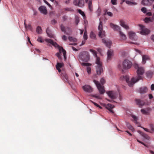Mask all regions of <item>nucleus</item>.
Here are the masks:
<instances>
[{
    "label": "nucleus",
    "instance_id": "obj_32",
    "mask_svg": "<svg viewBox=\"0 0 154 154\" xmlns=\"http://www.w3.org/2000/svg\"><path fill=\"white\" fill-rule=\"evenodd\" d=\"M68 39L70 41H72L73 42H75L77 41V39L75 38H73L72 37L69 36L68 37Z\"/></svg>",
    "mask_w": 154,
    "mask_h": 154
},
{
    "label": "nucleus",
    "instance_id": "obj_13",
    "mask_svg": "<svg viewBox=\"0 0 154 154\" xmlns=\"http://www.w3.org/2000/svg\"><path fill=\"white\" fill-rule=\"evenodd\" d=\"M108 96L112 99H115L117 97L118 95L116 93L113 91H109L107 92Z\"/></svg>",
    "mask_w": 154,
    "mask_h": 154
},
{
    "label": "nucleus",
    "instance_id": "obj_59",
    "mask_svg": "<svg viewBox=\"0 0 154 154\" xmlns=\"http://www.w3.org/2000/svg\"><path fill=\"white\" fill-rule=\"evenodd\" d=\"M151 40L154 42V35H152L151 37Z\"/></svg>",
    "mask_w": 154,
    "mask_h": 154
},
{
    "label": "nucleus",
    "instance_id": "obj_8",
    "mask_svg": "<svg viewBox=\"0 0 154 154\" xmlns=\"http://www.w3.org/2000/svg\"><path fill=\"white\" fill-rule=\"evenodd\" d=\"M60 29L62 32L66 33L67 35H70L71 33L72 30L70 28L68 27H65L63 24L60 25Z\"/></svg>",
    "mask_w": 154,
    "mask_h": 154
},
{
    "label": "nucleus",
    "instance_id": "obj_51",
    "mask_svg": "<svg viewBox=\"0 0 154 154\" xmlns=\"http://www.w3.org/2000/svg\"><path fill=\"white\" fill-rule=\"evenodd\" d=\"M48 29H47L46 30V32L48 34V36L50 37H52L53 36V35L52 34H50L48 33Z\"/></svg>",
    "mask_w": 154,
    "mask_h": 154
},
{
    "label": "nucleus",
    "instance_id": "obj_22",
    "mask_svg": "<svg viewBox=\"0 0 154 154\" xmlns=\"http://www.w3.org/2000/svg\"><path fill=\"white\" fill-rule=\"evenodd\" d=\"M61 76L65 82H68V76L65 72L63 71L62 72Z\"/></svg>",
    "mask_w": 154,
    "mask_h": 154
},
{
    "label": "nucleus",
    "instance_id": "obj_26",
    "mask_svg": "<svg viewBox=\"0 0 154 154\" xmlns=\"http://www.w3.org/2000/svg\"><path fill=\"white\" fill-rule=\"evenodd\" d=\"M149 59V57L146 55H144L142 56V62L143 64H144L146 62V60H148Z\"/></svg>",
    "mask_w": 154,
    "mask_h": 154
},
{
    "label": "nucleus",
    "instance_id": "obj_12",
    "mask_svg": "<svg viewBox=\"0 0 154 154\" xmlns=\"http://www.w3.org/2000/svg\"><path fill=\"white\" fill-rule=\"evenodd\" d=\"M85 2L88 4V10L90 12H92L93 11L92 0H85Z\"/></svg>",
    "mask_w": 154,
    "mask_h": 154
},
{
    "label": "nucleus",
    "instance_id": "obj_31",
    "mask_svg": "<svg viewBox=\"0 0 154 154\" xmlns=\"http://www.w3.org/2000/svg\"><path fill=\"white\" fill-rule=\"evenodd\" d=\"M114 106L111 104L108 103L106 107V108L108 110L109 109H112L114 107Z\"/></svg>",
    "mask_w": 154,
    "mask_h": 154
},
{
    "label": "nucleus",
    "instance_id": "obj_18",
    "mask_svg": "<svg viewBox=\"0 0 154 154\" xmlns=\"http://www.w3.org/2000/svg\"><path fill=\"white\" fill-rule=\"evenodd\" d=\"M38 9L42 13L45 14H47V11L45 7L41 6Z\"/></svg>",
    "mask_w": 154,
    "mask_h": 154
},
{
    "label": "nucleus",
    "instance_id": "obj_3",
    "mask_svg": "<svg viewBox=\"0 0 154 154\" xmlns=\"http://www.w3.org/2000/svg\"><path fill=\"white\" fill-rule=\"evenodd\" d=\"M45 41L49 43H50L54 46L55 47H57L59 50V53H63V55L64 56V60H66V51L62 47L60 46L58 44H57L56 42H54L53 40L51 39H45Z\"/></svg>",
    "mask_w": 154,
    "mask_h": 154
},
{
    "label": "nucleus",
    "instance_id": "obj_27",
    "mask_svg": "<svg viewBox=\"0 0 154 154\" xmlns=\"http://www.w3.org/2000/svg\"><path fill=\"white\" fill-rule=\"evenodd\" d=\"M78 12L81 14L83 17V18L84 20H85L86 18V16L85 15V14L84 13V12L82 11L80 9H78Z\"/></svg>",
    "mask_w": 154,
    "mask_h": 154
},
{
    "label": "nucleus",
    "instance_id": "obj_41",
    "mask_svg": "<svg viewBox=\"0 0 154 154\" xmlns=\"http://www.w3.org/2000/svg\"><path fill=\"white\" fill-rule=\"evenodd\" d=\"M61 54L60 53H57L56 54V55L58 57V58L60 59H61Z\"/></svg>",
    "mask_w": 154,
    "mask_h": 154
},
{
    "label": "nucleus",
    "instance_id": "obj_40",
    "mask_svg": "<svg viewBox=\"0 0 154 154\" xmlns=\"http://www.w3.org/2000/svg\"><path fill=\"white\" fill-rule=\"evenodd\" d=\"M146 76L148 77H150L152 75V73L150 71H147L146 73Z\"/></svg>",
    "mask_w": 154,
    "mask_h": 154
},
{
    "label": "nucleus",
    "instance_id": "obj_61",
    "mask_svg": "<svg viewBox=\"0 0 154 154\" xmlns=\"http://www.w3.org/2000/svg\"><path fill=\"white\" fill-rule=\"evenodd\" d=\"M93 97H95L96 98H97L98 99H100V96H98L97 95H94L93 96Z\"/></svg>",
    "mask_w": 154,
    "mask_h": 154
},
{
    "label": "nucleus",
    "instance_id": "obj_30",
    "mask_svg": "<svg viewBox=\"0 0 154 154\" xmlns=\"http://www.w3.org/2000/svg\"><path fill=\"white\" fill-rule=\"evenodd\" d=\"M42 29L40 26H38L36 29V32L38 34H41L42 33Z\"/></svg>",
    "mask_w": 154,
    "mask_h": 154
},
{
    "label": "nucleus",
    "instance_id": "obj_35",
    "mask_svg": "<svg viewBox=\"0 0 154 154\" xmlns=\"http://www.w3.org/2000/svg\"><path fill=\"white\" fill-rule=\"evenodd\" d=\"M145 138L149 140V137L146 134L144 133L142 135Z\"/></svg>",
    "mask_w": 154,
    "mask_h": 154
},
{
    "label": "nucleus",
    "instance_id": "obj_49",
    "mask_svg": "<svg viewBox=\"0 0 154 154\" xmlns=\"http://www.w3.org/2000/svg\"><path fill=\"white\" fill-rule=\"evenodd\" d=\"M137 140L139 143H141V144H142L143 145H144L145 146L148 147V146H147V145L145 144L143 142L140 141V140H139L138 139H137Z\"/></svg>",
    "mask_w": 154,
    "mask_h": 154
},
{
    "label": "nucleus",
    "instance_id": "obj_28",
    "mask_svg": "<svg viewBox=\"0 0 154 154\" xmlns=\"http://www.w3.org/2000/svg\"><path fill=\"white\" fill-rule=\"evenodd\" d=\"M90 38L92 39L96 38V35L93 32H91L90 35Z\"/></svg>",
    "mask_w": 154,
    "mask_h": 154
},
{
    "label": "nucleus",
    "instance_id": "obj_21",
    "mask_svg": "<svg viewBox=\"0 0 154 154\" xmlns=\"http://www.w3.org/2000/svg\"><path fill=\"white\" fill-rule=\"evenodd\" d=\"M120 24L121 26L125 29L128 30L129 29V26L125 23V22L123 20H120Z\"/></svg>",
    "mask_w": 154,
    "mask_h": 154
},
{
    "label": "nucleus",
    "instance_id": "obj_29",
    "mask_svg": "<svg viewBox=\"0 0 154 154\" xmlns=\"http://www.w3.org/2000/svg\"><path fill=\"white\" fill-rule=\"evenodd\" d=\"M144 21L146 23H148L149 21L152 22L153 20L152 18L151 17H146L144 19Z\"/></svg>",
    "mask_w": 154,
    "mask_h": 154
},
{
    "label": "nucleus",
    "instance_id": "obj_43",
    "mask_svg": "<svg viewBox=\"0 0 154 154\" xmlns=\"http://www.w3.org/2000/svg\"><path fill=\"white\" fill-rule=\"evenodd\" d=\"M141 10L142 12H143V13L145 14L146 13V9L145 8L143 7L141 9Z\"/></svg>",
    "mask_w": 154,
    "mask_h": 154
},
{
    "label": "nucleus",
    "instance_id": "obj_46",
    "mask_svg": "<svg viewBox=\"0 0 154 154\" xmlns=\"http://www.w3.org/2000/svg\"><path fill=\"white\" fill-rule=\"evenodd\" d=\"M117 0H111V2L113 5L117 4Z\"/></svg>",
    "mask_w": 154,
    "mask_h": 154
},
{
    "label": "nucleus",
    "instance_id": "obj_47",
    "mask_svg": "<svg viewBox=\"0 0 154 154\" xmlns=\"http://www.w3.org/2000/svg\"><path fill=\"white\" fill-rule=\"evenodd\" d=\"M37 41L40 42L42 43L43 42L41 37H39L37 39Z\"/></svg>",
    "mask_w": 154,
    "mask_h": 154
},
{
    "label": "nucleus",
    "instance_id": "obj_58",
    "mask_svg": "<svg viewBox=\"0 0 154 154\" xmlns=\"http://www.w3.org/2000/svg\"><path fill=\"white\" fill-rule=\"evenodd\" d=\"M65 10L69 11H72V9L70 8H66Z\"/></svg>",
    "mask_w": 154,
    "mask_h": 154
},
{
    "label": "nucleus",
    "instance_id": "obj_55",
    "mask_svg": "<svg viewBox=\"0 0 154 154\" xmlns=\"http://www.w3.org/2000/svg\"><path fill=\"white\" fill-rule=\"evenodd\" d=\"M51 23L52 24H55L57 23V21L55 20H53L51 21Z\"/></svg>",
    "mask_w": 154,
    "mask_h": 154
},
{
    "label": "nucleus",
    "instance_id": "obj_9",
    "mask_svg": "<svg viewBox=\"0 0 154 154\" xmlns=\"http://www.w3.org/2000/svg\"><path fill=\"white\" fill-rule=\"evenodd\" d=\"M73 4L75 6L82 8L85 6V1L84 0H74Z\"/></svg>",
    "mask_w": 154,
    "mask_h": 154
},
{
    "label": "nucleus",
    "instance_id": "obj_39",
    "mask_svg": "<svg viewBox=\"0 0 154 154\" xmlns=\"http://www.w3.org/2000/svg\"><path fill=\"white\" fill-rule=\"evenodd\" d=\"M82 65L83 66H91V64L89 63H82Z\"/></svg>",
    "mask_w": 154,
    "mask_h": 154
},
{
    "label": "nucleus",
    "instance_id": "obj_36",
    "mask_svg": "<svg viewBox=\"0 0 154 154\" xmlns=\"http://www.w3.org/2000/svg\"><path fill=\"white\" fill-rule=\"evenodd\" d=\"M132 117L134 119V122L136 124L137 123V116L134 115H132Z\"/></svg>",
    "mask_w": 154,
    "mask_h": 154
},
{
    "label": "nucleus",
    "instance_id": "obj_60",
    "mask_svg": "<svg viewBox=\"0 0 154 154\" xmlns=\"http://www.w3.org/2000/svg\"><path fill=\"white\" fill-rule=\"evenodd\" d=\"M146 15L148 16H150L152 15V13L150 12L146 13Z\"/></svg>",
    "mask_w": 154,
    "mask_h": 154
},
{
    "label": "nucleus",
    "instance_id": "obj_44",
    "mask_svg": "<svg viewBox=\"0 0 154 154\" xmlns=\"http://www.w3.org/2000/svg\"><path fill=\"white\" fill-rule=\"evenodd\" d=\"M139 127H140L141 128H143L145 131H146L147 132H149V133H152L148 129H147V128H144V127H143L141 126H140Z\"/></svg>",
    "mask_w": 154,
    "mask_h": 154
},
{
    "label": "nucleus",
    "instance_id": "obj_56",
    "mask_svg": "<svg viewBox=\"0 0 154 154\" xmlns=\"http://www.w3.org/2000/svg\"><path fill=\"white\" fill-rule=\"evenodd\" d=\"M151 90L153 91L154 90V84H152L151 87Z\"/></svg>",
    "mask_w": 154,
    "mask_h": 154
},
{
    "label": "nucleus",
    "instance_id": "obj_50",
    "mask_svg": "<svg viewBox=\"0 0 154 154\" xmlns=\"http://www.w3.org/2000/svg\"><path fill=\"white\" fill-rule=\"evenodd\" d=\"M62 38L63 41H66L67 40V37L66 35H63L62 36Z\"/></svg>",
    "mask_w": 154,
    "mask_h": 154
},
{
    "label": "nucleus",
    "instance_id": "obj_45",
    "mask_svg": "<svg viewBox=\"0 0 154 154\" xmlns=\"http://www.w3.org/2000/svg\"><path fill=\"white\" fill-rule=\"evenodd\" d=\"M91 101L96 106L100 108V109L102 108V107L100 106L98 104H97V103L93 102V101L91 100Z\"/></svg>",
    "mask_w": 154,
    "mask_h": 154
},
{
    "label": "nucleus",
    "instance_id": "obj_64",
    "mask_svg": "<svg viewBox=\"0 0 154 154\" xmlns=\"http://www.w3.org/2000/svg\"><path fill=\"white\" fill-rule=\"evenodd\" d=\"M149 152L151 154H154V152L152 150H149Z\"/></svg>",
    "mask_w": 154,
    "mask_h": 154
},
{
    "label": "nucleus",
    "instance_id": "obj_33",
    "mask_svg": "<svg viewBox=\"0 0 154 154\" xmlns=\"http://www.w3.org/2000/svg\"><path fill=\"white\" fill-rule=\"evenodd\" d=\"M127 126L129 128V129L131 130L132 131H133L134 130V129L133 126L131 125L129 123H127Z\"/></svg>",
    "mask_w": 154,
    "mask_h": 154
},
{
    "label": "nucleus",
    "instance_id": "obj_53",
    "mask_svg": "<svg viewBox=\"0 0 154 154\" xmlns=\"http://www.w3.org/2000/svg\"><path fill=\"white\" fill-rule=\"evenodd\" d=\"M44 2L46 4L50 7H51V5L45 0H44Z\"/></svg>",
    "mask_w": 154,
    "mask_h": 154
},
{
    "label": "nucleus",
    "instance_id": "obj_6",
    "mask_svg": "<svg viewBox=\"0 0 154 154\" xmlns=\"http://www.w3.org/2000/svg\"><path fill=\"white\" fill-rule=\"evenodd\" d=\"M93 82L97 86L100 93L101 94H103L105 91L104 87L102 86L99 82L95 80H93Z\"/></svg>",
    "mask_w": 154,
    "mask_h": 154
},
{
    "label": "nucleus",
    "instance_id": "obj_62",
    "mask_svg": "<svg viewBox=\"0 0 154 154\" xmlns=\"http://www.w3.org/2000/svg\"><path fill=\"white\" fill-rule=\"evenodd\" d=\"M149 98L150 99H152L153 98V96L151 94H149Z\"/></svg>",
    "mask_w": 154,
    "mask_h": 154
},
{
    "label": "nucleus",
    "instance_id": "obj_63",
    "mask_svg": "<svg viewBox=\"0 0 154 154\" xmlns=\"http://www.w3.org/2000/svg\"><path fill=\"white\" fill-rule=\"evenodd\" d=\"M138 132L141 135H142V134H143V133L142 132L140 131H138Z\"/></svg>",
    "mask_w": 154,
    "mask_h": 154
},
{
    "label": "nucleus",
    "instance_id": "obj_4",
    "mask_svg": "<svg viewBox=\"0 0 154 154\" xmlns=\"http://www.w3.org/2000/svg\"><path fill=\"white\" fill-rule=\"evenodd\" d=\"M122 67H121L120 65L118 66V68L122 69L123 71V69H128L131 68L132 66V63L128 60H125L122 63Z\"/></svg>",
    "mask_w": 154,
    "mask_h": 154
},
{
    "label": "nucleus",
    "instance_id": "obj_15",
    "mask_svg": "<svg viewBox=\"0 0 154 154\" xmlns=\"http://www.w3.org/2000/svg\"><path fill=\"white\" fill-rule=\"evenodd\" d=\"M135 101L136 104L138 105L140 107H142L145 104V102L143 100H142L140 99H136Z\"/></svg>",
    "mask_w": 154,
    "mask_h": 154
},
{
    "label": "nucleus",
    "instance_id": "obj_10",
    "mask_svg": "<svg viewBox=\"0 0 154 154\" xmlns=\"http://www.w3.org/2000/svg\"><path fill=\"white\" fill-rule=\"evenodd\" d=\"M139 26L140 27L141 29L140 33L143 35H147L150 32V31L148 29L146 28L143 25L139 24Z\"/></svg>",
    "mask_w": 154,
    "mask_h": 154
},
{
    "label": "nucleus",
    "instance_id": "obj_24",
    "mask_svg": "<svg viewBox=\"0 0 154 154\" xmlns=\"http://www.w3.org/2000/svg\"><path fill=\"white\" fill-rule=\"evenodd\" d=\"M63 63H57L56 65V68L58 72H61V70L60 69L63 67Z\"/></svg>",
    "mask_w": 154,
    "mask_h": 154
},
{
    "label": "nucleus",
    "instance_id": "obj_5",
    "mask_svg": "<svg viewBox=\"0 0 154 154\" xmlns=\"http://www.w3.org/2000/svg\"><path fill=\"white\" fill-rule=\"evenodd\" d=\"M79 58L83 61L87 62L89 59V54L87 51H83L79 55Z\"/></svg>",
    "mask_w": 154,
    "mask_h": 154
},
{
    "label": "nucleus",
    "instance_id": "obj_34",
    "mask_svg": "<svg viewBox=\"0 0 154 154\" xmlns=\"http://www.w3.org/2000/svg\"><path fill=\"white\" fill-rule=\"evenodd\" d=\"M87 32L86 31H85L84 32V35H83V38L85 40H86L87 39Z\"/></svg>",
    "mask_w": 154,
    "mask_h": 154
},
{
    "label": "nucleus",
    "instance_id": "obj_11",
    "mask_svg": "<svg viewBox=\"0 0 154 154\" xmlns=\"http://www.w3.org/2000/svg\"><path fill=\"white\" fill-rule=\"evenodd\" d=\"M128 35L130 38L132 40L136 41L137 39V36L136 34L132 31H130L128 33Z\"/></svg>",
    "mask_w": 154,
    "mask_h": 154
},
{
    "label": "nucleus",
    "instance_id": "obj_48",
    "mask_svg": "<svg viewBox=\"0 0 154 154\" xmlns=\"http://www.w3.org/2000/svg\"><path fill=\"white\" fill-rule=\"evenodd\" d=\"M100 82L102 85H103L105 82V80L102 78L101 79Z\"/></svg>",
    "mask_w": 154,
    "mask_h": 154
},
{
    "label": "nucleus",
    "instance_id": "obj_54",
    "mask_svg": "<svg viewBox=\"0 0 154 154\" xmlns=\"http://www.w3.org/2000/svg\"><path fill=\"white\" fill-rule=\"evenodd\" d=\"M150 127L151 128V131H154V128L152 124L150 125Z\"/></svg>",
    "mask_w": 154,
    "mask_h": 154
},
{
    "label": "nucleus",
    "instance_id": "obj_23",
    "mask_svg": "<svg viewBox=\"0 0 154 154\" xmlns=\"http://www.w3.org/2000/svg\"><path fill=\"white\" fill-rule=\"evenodd\" d=\"M150 0H143L142 4L143 5H150L151 4Z\"/></svg>",
    "mask_w": 154,
    "mask_h": 154
},
{
    "label": "nucleus",
    "instance_id": "obj_16",
    "mask_svg": "<svg viewBox=\"0 0 154 154\" xmlns=\"http://www.w3.org/2000/svg\"><path fill=\"white\" fill-rule=\"evenodd\" d=\"M102 42L107 47L109 48L112 44L111 42L109 40H106L105 39L102 40Z\"/></svg>",
    "mask_w": 154,
    "mask_h": 154
},
{
    "label": "nucleus",
    "instance_id": "obj_14",
    "mask_svg": "<svg viewBox=\"0 0 154 154\" xmlns=\"http://www.w3.org/2000/svg\"><path fill=\"white\" fill-rule=\"evenodd\" d=\"M83 90L85 92H91L93 91V89L89 85H85L82 87Z\"/></svg>",
    "mask_w": 154,
    "mask_h": 154
},
{
    "label": "nucleus",
    "instance_id": "obj_25",
    "mask_svg": "<svg viewBox=\"0 0 154 154\" xmlns=\"http://www.w3.org/2000/svg\"><path fill=\"white\" fill-rule=\"evenodd\" d=\"M119 32L121 39L123 40H125L126 39V35L120 31H119Z\"/></svg>",
    "mask_w": 154,
    "mask_h": 154
},
{
    "label": "nucleus",
    "instance_id": "obj_7",
    "mask_svg": "<svg viewBox=\"0 0 154 154\" xmlns=\"http://www.w3.org/2000/svg\"><path fill=\"white\" fill-rule=\"evenodd\" d=\"M98 29L99 32L98 35L100 37L102 38L105 36V32L103 30V23L100 21L99 25L98 27Z\"/></svg>",
    "mask_w": 154,
    "mask_h": 154
},
{
    "label": "nucleus",
    "instance_id": "obj_37",
    "mask_svg": "<svg viewBox=\"0 0 154 154\" xmlns=\"http://www.w3.org/2000/svg\"><path fill=\"white\" fill-rule=\"evenodd\" d=\"M141 112L143 114H144L147 115L148 114V112L144 109H141Z\"/></svg>",
    "mask_w": 154,
    "mask_h": 154
},
{
    "label": "nucleus",
    "instance_id": "obj_20",
    "mask_svg": "<svg viewBox=\"0 0 154 154\" xmlns=\"http://www.w3.org/2000/svg\"><path fill=\"white\" fill-rule=\"evenodd\" d=\"M110 27L115 31H119L120 29V28L119 26L114 25L112 23H110Z\"/></svg>",
    "mask_w": 154,
    "mask_h": 154
},
{
    "label": "nucleus",
    "instance_id": "obj_42",
    "mask_svg": "<svg viewBox=\"0 0 154 154\" xmlns=\"http://www.w3.org/2000/svg\"><path fill=\"white\" fill-rule=\"evenodd\" d=\"M87 70L88 73L90 74L91 73V68L89 67H88L87 68Z\"/></svg>",
    "mask_w": 154,
    "mask_h": 154
},
{
    "label": "nucleus",
    "instance_id": "obj_52",
    "mask_svg": "<svg viewBox=\"0 0 154 154\" xmlns=\"http://www.w3.org/2000/svg\"><path fill=\"white\" fill-rule=\"evenodd\" d=\"M106 13L110 17H112L113 15L112 13L110 12H107Z\"/></svg>",
    "mask_w": 154,
    "mask_h": 154
},
{
    "label": "nucleus",
    "instance_id": "obj_17",
    "mask_svg": "<svg viewBox=\"0 0 154 154\" xmlns=\"http://www.w3.org/2000/svg\"><path fill=\"white\" fill-rule=\"evenodd\" d=\"M107 60H110L113 55V51L112 50H109L108 51L107 53Z\"/></svg>",
    "mask_w": 154,
    "mask_h": 154
},
{
    "label": "nucleus",
    "instance_id": "obj_38",
    "mask_svg": "<svg viewBox=\"0 0 154 154\" xmlns=\"http://www.w3.org/2000/svg\"><path fill=\"white\" fill-rule=\"evenodd\" d=\"M79 21V18L78 17H75V23L76 25H77Z\"/></svg>",
    "mask_w": 154,
    "mask_h": 154
},
{
    "label": "nucleus",
    "instance_id": "obj_2",
    "mask_svg": "<svg viewBox=\"0 0 154 154\" xmlns=\"http://www.w3.org/2000/svg\"><path fill=\"white\" fill-rule=\"evenodd\" d=\"M90 51L96 57V63L97 64L96 66V72L98 75H100L103 72L102 62L100 61L99 57L97 56V52L95 51L93 49H90Z\"/></svg>",
    "mask_w": 154,
    "mask_h": 154
},
{
    "label": "nucleus",
    "instance_id": "obj_1",
    "mask_svg": "<svg viewBox=\"0 0 154 154\" xmlns=\"http://www.w3.org/2000/svg\"><path fill=\"white\" fill-rule=\"evenodd\" d=\"M134 67L137 69V73L138 75L136 78H133L130 81H129V77L128 75L124 76L121 77V78L125 80L130 87H132L134 84L138 82L139 80L143 79L142 75L144 73L145 70L142 67L139 66L138 64H134Z\"/></svg>",
    "mask_w": 154,
    "mask_h": 154
},
{
    "label": "nucleus",
    "instance_id": "obj_57",
    "mask_svg": "<svg viewBox=\"0 0 154 154\" xmlns=\"http://www.w3.org/2000/svg\"><path fill=\"white\" fill-rule=\"evenodd\" d=\"M67 18V17L66 16H63V19L64 21L66 20Z\"/></svg>",
    "mask_w": 154,
    "mask_h": 154
},
{
    "label": "nucleus",
    "instance_id": "obj_19",
    "mask_svg": "<svg viewBox=\"0 0 154 154\" xmlns=\"http://www.w3.org/2000/svg\"><path fill=\"white\" fill-rule=\"evenodd\" d=\"M148 91L147 88L145 87H143L140 88L138 91L140 94H145Z\"/></svg>",
    "mask_w": 154,
    "mask_h": 154
}]
</instances>
